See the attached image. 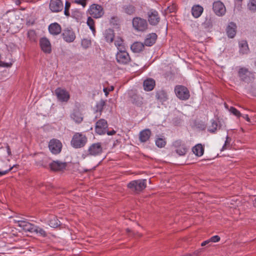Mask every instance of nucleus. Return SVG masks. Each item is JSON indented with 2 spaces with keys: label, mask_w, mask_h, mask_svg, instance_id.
<instances>
[{
  "label": "nucleus",
  "mask_w": 256,
  "mask_h": 256,
  "mask_svg": "<svg viewBox=\"0 0 256 256\" xmlns=\"http://www.w3.org/2000/svg\"><path fill=\"white\" fill-rule=\"evenodd\" d=\"M174 92L176 96L182 100H188L190 96L189 90L183 86H176L174 88Z\"/></svg>",
  "instance_id": "1"
},
{
  "label": "nucleus",
  "mask_w": 256,
  "mask_h": 256,
  "mask_svg": "<svg viewBox=\"0 0 256 256\" xmlns=\"http://www.w3.org/2000/svg\"><path fill=\"white\" fill-rule=\"evenodd\" d=\"M102 148L100 142L92 144L88 148V152L82 154V157L85 158L86 156H96L102 154Z\"/></svg>",
  "instance_id": "2"
},
{
  "label": "nucleus",
  "mask_w": 256,
  "mask_h": 256,
  "mask_svg": "<svg viewBox=\"0 0 256 256\" xmlns=\"http://www.w3.org/2000/svg\"><path fill=\"white\" fill-rule=\"evenodd\" d=\"M132 26L137 31L144 32L148 28V23L146 20L136 17L132 20Z\"/></svg>",
  "instance_id": "3"
},
{
  "label": "nucleus",
  "mask_w": 256,
  "mask_h": 256,
  "mask_svg": "<svg viewBox=\"0 0 256 256\" xmlns=\"http://www.w3.org/2000/svg\"><path fill=\"white\" fill-rule=\"evenodd\" d=\"M116 60L119 64H126L130 62V58L124 49H120L116 54Z\"/></svg>",
  "instance_id": "4"
},
{
  "label": "nucleus",
  "mask_w": 256,
  "mask_h": 256,
  "mask_svg": "<svg viewBox=\"0 0 256 256\" xmlns=\"http://www.w3.org/2000/svg\"><path fill=\"white\" fill-rule=\"evenodd\" d=\"M128 187L132 190L138 192L146 187V180H138L130 182Z\"/></svg>",
  "instance_id": "5"
},
{
  "label": "nucleus",
  "mask_w": 256,
  "mask_h": 256,
  "mask_svg": "<svg viewBox=\"0 0 256 256\" xmlns=\"http://www.w3.org/2000/svg\"><path fill=\"white\" fill-rule=\"evenodd\" d=\"M89 14L92 17L98 18L102 17L104 14L102 7L98 4H92L88 10Z\"/></svg>",
  "instance_id": "6"
},
{
  "label": "nucleus",
  "mask_w": 256,
  "mask_h": 256,
  "mask_svg": "<svg viewBox=\"0 0 256 256\" xmlns=\"http://www.w3.org/2000/svg\"><path fill=\"white\" fill-rule=\"evenodd\" d=\"M48 148L53 154H59L62 148V144L58 140L53 138L49 142Z\"/></svg>",
  "instance_id": "7"
},
{
  "label": "nucleus",
  "mask_w": 256,
  "mask_h": 256,
  "mask_svg": "<svg viewBox=\"0 0 256 256\" xmlns=\"http://www.w3.org/2000/svg\"><path fill=\"white\" fill-rule=\"evenodd\" d=\"M172 145L175 152L180 156H184L188 152V148L186 144L180 140H176Z\"/></svg>",
  "instance_id": "8"
},
{
  "label": "nucleus",
  "mask_w": 256,
  "mask_h": 256,
  "mask_svg": "<svg viewBox=\"0 0 256 256\" xmlns=\"http://www.w3.org/2000/svg\"><path fill=\"white\" fill-rule=\"evenodd\" d=\"M108 124L104 119L98 120L96 124L95 131L98 134H104L106 132Z\"/></svg>",
  "instance_id": "9"
},
{
  "label": "nucleus",
  "mask_w": 256,
  "mask_h": 256,
  "mask_svg": "<svg viewBox=\"0 0 256 256\" xmlns=\"http://www.w3.org/2000/svg\"><path fill=\"white\" fill-rule=\"evenodd\" d=\"M49 8L53 12L62 11L64 8V4L61 0H50Z\"/></svg>",
  "instance_id": "10"
},
{
  "label": "nucleus",
  "mask_w": 256,
  "mask_h": 256,
  "mask_svg": "<svg viewBox=\"0 0 256 256\" xmlns=\"http://www.w3.org/2000/svg\"><path fill=\"white\" fill-rule=\"evenodd\" d=\"M213 10L214 13L218 16L224 15L226 12L224 5L220 1H216L214 2Z\"/></svg>",
  "instance_id": "11"
},
{
  "label": "nucleus",
  "mask_w": 256,
  "mask_h": 256,
  "mask_svg": "<svg viewBox=\"0 0 256 256\" xmlns=\"http://www.w3.org/2000/svg\"><path fill=\"white\" fill-rule=\"evenodd\" d=\"M55 94L58 100L62 102H66L70 98V94L65 90L58 88L55 90Z\"/></svg>",
  "instance_id": "12"
},
{
  "label": "nucleus",
  "mask_w": 256,
  "mask_h": 256,
  "mask_svg": "<svg viewBox=\"0 0 256 256\" xmlns=\"http://www.w3.org/2000/svg\"><path fill=\"white\" fill-rule=\"evenodd\" d=\"M160 18L158 12L155 10H150L148 12V20L152 25H156L160 22Z\"/></svg>",
  "instance_id": "13"
},
{
  "label": "nucleus",
  "mask_w": 256,
  "mask_h": 256,
  "mask_svg": "<svg viewBox=\"0 0 256 256\" xmlns=\"http://www.w3.org/2000/svg\"><path fill=\"white\" fill-rule=\"evenodd\" d=\"M67 163L59 160L54 161L50 164V169L53 171H62L64 170Z\"/></svg>",
  "instance_id": "14"
},
{
  "label": "nucleus",
  "mask_w": 256,
  "mask_h": 256,
  "mask_svg": "<svg viewBox=\"0 0 256 256\" xmlns=\"http://www.w3.org/2000/svg\"><path fill=\"white\" fill-rule=\"evenodd\" d=\"M40 44L42 50L46 54H50L52 52L51 44L48 38H40Z\"/></svg>",
  "instance_id": "15"
},
{
  "label": "nucleus",
  "mask_w": 256,
  "mask_h": 256,
  "mask_svg": "<svg viewBox=\"0 0 256 256\" xmlns=\"http://www.w3.org/2000/svg\"><path fill=\"white\" fill-rule=\"evenodd\" d=\"M62 36L63 39L68 42H73L76 38L75 34L74 32L68 29L64 30Z\"/></svg>",
  "instance_id": "16"
},
{
  "label": "nucleus",
  "mask_w": 256,
  "mask_h": 256,
  "mask_svg": "<svg viewBox=\"0 0 256 256\" xmlns=\"http://www.w3.org/2000/svg\"><path fill=\"white\" fill-rule=\"evenodd\" d=\"M18 226L20 227L25 232H32L34 224L30 223L26 220H18Z\"/></svg>",
  "instance_id": "17"
},
{
  "label": "nucleus",
  "mask_w": 256,
  "mask_h": 256,
  "mask_svg": "<svg viewBox=\"0 0 256 256\" xmlns=\"http://www.w3.org/2000/svg\"><path fill=\"white\" fill-rule=\"evenodd\" d=\"M144 88L146 91L152 90L155 86V81L152 78H148L143 83Z\"/></svg>",
  "instance_id": "18"
},
{
  "label": "nucleus",
  "mask_w": 256,
  "mask_h": 256,
  "mask_svg": "<svg viewBox=\"0 0 256 256\" xmlns=\"http://www.w3.org/2000/svg\"><path fill=\"white\" fill-rule=\"evenodd\" d=\"M236 24L231 22L228 25L226 28V33L230 38H233L236 34Z\"/></svg>",
  "instance_id": "19"
},
{
  "label": "nucleus",
  "mask_w": 256,
  "mask_h": 256,
  "mask_svg": "<svg viewBox=\"0 0 256 256\" xmlns=\"http://www.w3.org/2000/svg\"><path fill=\"white\" fill-rule=\"evenodd\" d=\"M156 38L157 35L156 34H150L146 36L144 42V44L146 46H152L155 43Z\"/></svg>",
  "instance_id": "20"
},
{
  "label": "nucleus",
  "mask_w": 256,
  "mask_h": 256,
  "mask_svg": "<svg viewBox=\"0 0 256 256\" xmlns=\"http://www.w3.org/2000/svg\"><path fill=\"white\" fill-rule=\"evenodd\" d=\"M151 135V131L149 129H145L140 132L139 139L142 142L148 140Z\"/></svg>",
  "instance_id": "21"
},
{
  "label": "nucleus",
  "mask_w": 256,
  "mask_h": 256,
  "mask_svg": "<svg viewBox=\"0 0 256 256\" xmlns=\"http://www.w3.org/2000/svg\"><path fill=\"white\" fill-rule=\"evenodd\" d=\"M251 74L248 70L246 68H241L238 72V75L240 78L244 81L248 80V78Z\"/></svg>",
  "instance_id": "22"
},
{
  "label": "nucleus",
  "mask_w": 256,
  "mask_h": 256,
  "mask_svg": "<svg viewBox=\"0 0 256 256\" xmlns=\"http://www.w3.org/2000/svg\"><path fill=\"white\" fill-rule=\"evenodd\" d=\"M50 32L53 35H57L61 32V27L58 23H53L48 26Z\"/></svg>",
  "instance_id": "23"
},
{
  "label": "nucleus",
  "mask_w": 256,
  "mask_h": 256,
  "mask_svg": "<svg viewBox=\"0 0 256 256\" xmlns=\"http://www.w3.org/2000/svg\"><path fill=\"white\" fill-rule=\"evenodd\" d=\"M203 10V8L200 5L194 6L192 8V13L194 18H198L200 16Z\"/></svg>",
  "instance_id": "24"
},
{
  "label": "nucleus",
  "mask_w": 256,
  "mask_h": 256,
  "mask_svg": "<svg viewBox=\"0 0 256 256\" xmlns=\"http://www.w3.org/2000/svg\"><path fill=\"white\" fill-rule=\"evenodd\" d=\"M144 45L142 42H135L131 46V50L134 52H140L142 51L144 48Z\"/></svg>",
  "instance_id": "25"
},
{
  "label": "nucleus",
  "mask_w": 256,
  "mask_h": 256,
  "mask_svg": "<svg viewBox=\"0 0 256 256\" xmlns=\"http://www.w3.org/2000/svg\"><path fill=\"white\" fill-rule=\"evenodd\" d=\"M71 144L74 148H80V134L76 133L71 140Z\"/></svg>",
  "instance_id": "26"
},
{
  "label": "nucleus",
  "mask_w": 256,
  "mask_h": 256,
  "mask_svg": "<svg viewBox=\"0 0 256 256\" xmlns=\"http://www.w3.org/2000/svg\"><path fill=\"white\" fill-rule=\"evenodd\" d=\"M32 232H34L38 236L44 238L47 236V233L44 228L36 225H34L33 228Z\"/></svg>",
  "instance_id": "27"
},
{
  "label": "nucleus",
  "mask_w": 256,
  "mask_h": 256,
  "mask_svg": "<svg viewBox=\"0 0 256 256\" xmlns=\"http://www.w3.org/2000/svg\"><path fill=\"white\" fill-rule=\"evenodd\" d=\"M193 152L198 156H200L204 154V148L201 144H198L192 148Z\"/></svg>",
  "instance_id": "28"
},
{
  "label": "nucleus",
  "mask_w": 256,
  "mask_h": 256,
  "mask_svg": "<svg viewBox=\"0 0 256 256\" xmlns=\"http://www.w3.org/2000/svg\"><path fill=\"white\" fill-rule=\"evenodd\" d=\"M240 52L242 54H247L249 52L248 44L246 41H242L239 44Z\"/></svg>",
  "instance_id": "29"
},
{
  "label": "nucleus",
  "mask_w": 256,
  "mask_h": 256,
  "mask_svg": "<svg viewBox=\"0 0 256 256\" xmlns=\"http://www.w3.org/2000/svg\"><path fill=\"white\" fill-rule=\"evenodd\" d=\"M114 31L111 29L107 30L104 32V37L106 42H112L114 38Z\"/></svg>",
  "instance_id": "30"
},
{
  "label": "nucleus",
  "mask_w": 256,
  "mask_h": 256,
  "mask_svg": "<svg viewBox=\"0 0 256 256\" xmlns=\"http://www.w3.org/2000/svg\"><path fill=\"white\" fill-rule=\"evenodd\" d=\"M224 106L231 114L236 116V117L240 118L242 116L240 112H239L235 108L232 106L229 108L228 104H224Z\"/></svg>",
  "instance_id": "31"
},
{
  "label": "nucleus",
  "mask_w": 256,
  "mask_h": 256,
  "mask_svg": "<svg viewBox=\"0 0 256 256\" xmlns=\"http://www.w3.org/2000/svg\"><path fill=\"white\" fill-rule=\"evenodd\" d=\"M156 97L157 99L162 102H164L167 100L166 93L164 90L158 92L156 94Z\"/></svg>",
  "instance_id": "32"
},
{
  "label": "nucleus",
  "mask_w": 256,
  "mask_h": 256,
  "mask_svg": "<svg viewBox=\"0 0 256 256\" xmlns=\"http://www.w3.org/2000/svg\"><path fill=\"white\" fill-rule=\"evenodd\" d=\"M49 226L52 228H57L60 225V222L56 218L53 216L49 220Z\"/></svg>",
  "instance_id": "33"
},
{
  "label": "nucleus",
  "mask_w": 256,
  "mask_h": 256,
  "mask_svg": "<svg viewBox=\"0 0 256 256\" xmlns=\"http://www.w3.org/2000/svg\"><path fill=\"white\" fill-rule=\"evenodd\" d=\"M123 10L124 12L128 14H132L135 12V8L133 6L126 5L123 7Z\"/></svg>",
  "instance_id": "34"
},
{
  "label": "nucleus",
  "mask_w": 256,
  "mask_h": 256,
  "mask_svg": "<svg viewBox=\"0 0 256 256\" xmlns=\"http://www.w3.org/2000/svg\"><path fill=\"white\" fill-rule=\"evenodd\" d=\"M211 125L209 126L208 130L212 133L215 132L217 130L218 126V123L219 122H216L214 120H212Z\"/></svg>",
  "instance_id": "35"
},
{
  "label": "nucleus",
  "mask_w": 256,
  "mask_h": 256,
  "mask_svg": "<svg viewBox=\"0 0 256 256\" xmlns=\"http://www.w3.org/2000/svg\"><path fill=\"white\" fill-rule=\"evenodd\" d=\"M114 44L117 47L118 51L120 49H124L123 45V42L121 38H118L114 41Z\"/></svg>",
  "instance_id": "36"
},
{
  "label": "nucleus",
  "mask_w": 256,
  "mask_h": 256,
  "mask_svg": "<svg viewBox=\"0 0 256 256\" xmlns=\"http://www.w3.org/2000/svg\"><path fill=\"white\" fill-rule=\"evenodd\" d=\"M86 24L90 26V28L92 30V32L94 33L96 30L94 20L91 17H88L87 20Z\"/></svg>",
  "instance_id": "37"
},
{
  "label": "nucleus",
  "mask_w": 256,
  "mask_h": 256,
  "mask_svg": "<svg viewBox=\"0 0 256 256\" xmlns=\"http://www.w3.org/2000/svg\"><path fill=\"white\" fill-rule=\"evenodd\" d=\"M80 113L78 110H74L73 113L71 114V118L77 123L80 122Z\"/></svg>",
  "instance_id": "38"
},
{
  "label": "nucleus",
  "mask_w": 256,
  "mask_h": 256,
  "mask_svg": "<svg viewBox=\"0 0 256 256\" xmlns=\"http://www.w3.org/2000/svg\"><path fill=\"white\" fill-rule=\"evenodd\" d=\"M72 16L75 18L77 22L80 20V11L78 9L72 10Z\"/></svg>",
  "instance_id": "39"
},
{
  "label": "nucleus",
  "mask_w": 256,
  "mask_h": 256,
  "mask_svg": "<svg viewBox=\"0 0 256 256\" xmlns=\"http://www.w3.org/2000/svg\"><path fill=\"white\" fill-rule=\"evenodd\" d=\"M248 6L250 10L253 12H256V0H250Z\"/></svg>",
  "instance_id": "40"
},
{
  "label": "nucleus",
  "mask_w": 256,
  "mask_h": 256,
  "mask_svg": "<svg viewBox=\"0 0 256 256\" xmlns=\"http://www.w3.org/2000/svg\"><path fill=\"white\" fill-rule=\"evenodd\" d=\"M105 102L102 100H101L98 102L96 105V112H98L101 113V112L102 111Z\"/></svg>",
  "instance_id": "41"
},
{
  "label": "nucleus",
  "mask_w": 256,
  "mask_h": 256,
  "mask_svg": "<svg viewBox=\"0 0 256 256\" xmlns=\"http://www.w3.org/2000/svg\"><path fill=\"white\" fill-rule=\"evenodd\" d=\"M166 142L165 140L162 138H158L156 140V144L158 148H163L165 146Z\"/></svg>",
  "instance_id": "42"
},
{
  "label": "nucleus",
  "mask_w": 256,
  "mask_h": 256,
  "mask_svg": "<svg viewBox=\"0 0 256 256\" xmlns=\"http://www.w3.org/2000/svg\"><path fill=\"white\" fill-rule=\"evenodd\" d=\"M28 37L31 41H35L36 40V32L34 30H30L28 32Z\"/></svg>",
  "instance_id": "43"
},
{
  "label": "nucleus",
  "mask_w": 256,
  "mask_h": 256,
  "mask_svg": "<svg viewBox=\"0 0 256 256\" xmlns=\"http://www.w3.org/2000/svg\"><path fill=\"white\" fill-rule=\"evenodd\" d=\"M81 45L84 48H87L91 46V40L89 39L84 38L81 42Z\"/></svg>",
  "instance_id": "44"
},
{
  "label": "nucleus",
  "mask_w": 256,
  "mask_h": 256,
  "mask_svg": "<svg viewBox=\"0 0 256 256\" xmlns=\"http://www.w3.org/2000/svg\"><path fill=\"white\" fill-rule=\"evenodd\" d=\"M140 98L137 95H134L131 98V101L132 103L135 104H138V101Z\"/></svg>",
  "instance_id": "45"
},
{
  "label": "nucleus",
  "mask_w": 256,
  "mask_h": 256,
  "mask_svg": "<svg viewBox=\"0 0 256 256\" xmlns=\"http://www.w3.org/2000/svg\"><path fill=\"white\" fill-rule=\"evenodd\" d=\"M210 239V242H216L220 240V237L218 236H212Z\"/></svg>",
  "instance_id": "46"
},
{
  "label": "nucleus",
  "mask_w": 256,
  "mask_h": 256,
  "mask_svg": "<svg viewBox=\"0 0 256 256\" xmlns=\"http://www.w3.org/2000/svg\"><path fill=\"white\" fill-rule=\"evenodd\" d=\"M87 142V138L85 136L81 134V146H84Z\"/></svg>",
  "instance_id": "47"
},
{
  "label": "nucleus",
  "mask_w": 256,
  "mask_h": 256,
  "mask_svg": "<svg viewBox=\"0 0 256 256\" xmlns=\"http://www.w3.org/2000/svg\"><path fill=\"white\" fill-rule=\"evenodd\" d=\"M12 168H13V167H10V168H9L8 169L6 170H5L4 171H0V176H2L3 175L6 174L8 172H10L11 170H12Z\"/></svg>",
  "instance_id": "48"
},
{
  "label": "nucleus",
  "mask_w": 256,
  "mask_h": 256,
  "mask_svg": "<svg viewBox=\"0 0 256 256\" xmlns=\"http://www.w3.org/2000/svg\"><path fill=\"white\" fill-rule=\"evenodd\" d=\"M210 242H210V239H208V240H205V241L203 242L201 244V246H206V244H209Z\"/></svg>",
  "instance_id": "49"
},
{
  "label": "nucleus",
  "mask_w": 256,
  "mask_h": 256,
  "mask_svg": "<svg viewBox=\"0 0 256 256\" xmlns=\"http://www.w3.org/2000/svg\"><path fill=\"white\" fill-rule=\"evenodd\" d=\"M228 140H229V138L228 136H226V140L225 141V144H224V145L223 146L222 148V150H224L226 149L225 148V146H226V144L229 143V142H228Z\"/></svg>",
  "instance_id": "50"
},
{
  "label": "nucleus",
  "mask_w": 256,
  "mask_h": 256,
  "mask_svg": "<svg viewBox=\"0 0 256 256\" xmlns=\"http://www.w3.org/2000/svg\"><path fill=\"white\" fill-rule=\"evenodd\" d=\"M70 7V4L68 2H66L65 4L64 9L69 10Z\"/></svg>",
  "instance_id": "51"
},
{
  "label": "nucleus",
  "mask_w": 256,
  "mask_h": 256,
  "mask_svg": "<svg viewBox=\"0 0 256 256\" xmlns=\"http://www.w3.org/2000/svg\"><path fill=\"white\" fill-rule=\"evenodd\" d=\"M106 132H107V134L108 136H112V135L114 134L116 132L115 130H111V131H108Z\"/></svg>",
  "instance_id": "52"
},
{
  "label": "nucleus",
  "mask_w": 256,
  "mask_h": 256,
  "mask_svg": "<svg viewBox=\"0 0 256 256\" xmlns=\"http://www.w3.org/2000/svg\"><path fill=\"white\" fill-rule=\"evenodd\" d=\"M88 0H81V6L83 7H85L86 5Z\"/></svg>",
  "instance_id": "53"
},
{
  "label": "nucleus",
  "mask_w": 256,
  "mask_h": 256,
  "mask_svg": "<svg viewBox=\"0 0 256 256\" xmlns=\"http://www.w3.org/2000/svg\"><path fill=\"white\" fill-rule=\"evenodd\" d=\"M242 117L244 118L246 120L247 122H250V118H249V117H248V114L244 115V116H242Z\"/></svg>",
  "instance_id": "54"
},
{
  "label": "nucleus",
  "mask_w": 256,
  "mask_h": 256,
  "mask_svg": "<svg viewBox=\"0 0 256 256\" xmlns=\"http://www.w3.org/2000/svg\"><path fill=\"white\" fill-rule=\"evenodd\" d=\"M6 150H7L8 154L9 156H10L12 154H11V151H10V146H6Z\"/></svg>",
  "instance_id": "55"
},
{
  "label": "nucleus",
  "mask_w": 256,
  "mask_h": 256,
  "mask_svg": "<svg viewBox=\"0 0 256 256\" xmlns=\"http://www.w3.org/2000/svg\"><path fill=\"white\" fill-rule=\"evenodd\" d=\"M64 13L66 16H68L70 15L69 10L64 9Z\"/></svg>",
  "instance_id": "56"
},
{
  "label": "nucleus",
  "mask_w": 256,
  "mask_h": 256,
  "mask_svg": "<svg viewBox=\"0 0 256 256\" xmlns=\"http://www.w3.org/2000/svg\"><path fill=\"white\" fill-rule=\"evenodd\" d=\"M104 92L106 96H107L108 95V91L107 88H104Z\"/></svg>",
  "instance_id": "57"
},
{
  "label": "nucleus",
  "mask_w": 256,
  "mask_h": 256,
  "mask_svg": "<svg viewBox=\"0 0 256 256\" xmlns=\"http://www.w3.org/2000/svg\"><path fill=\"white\" fill-rule=\"evenodd\" d=\"M253 206L254 208H256V197L253 200Z\"/></svg>",
  "instance_id": "58"
},
{
  "label": "nucleus",
  "mask_w": 256,
  "mask_h": 256,
  "mask_svg": "<svg viewBox=\"0 0 256 256\" xmlns=\"http://www.w3.org/2000/svg\"><path fill=\"white\" fill-rule=\"evenodd\" d=\"M14 2L16 5H20V0H15Z\"/></svg>",
  "instance_id": "59"
},
{
  "label": "nucleus",
  "mask_w": 256,
  "mask_h": 256,
  "mask_svg": "<svg viewBox=\"0 0 256 256\" xmlns=\"http://www.w3.org/2000/svg\"><path fill=\"white\" fill-rule=\"evenodd\" d=\"M74 2L78 4H80V0H75Z\"/></svg>",
  "instance_id": "60"
},
{
  "label": "nucleus",
  "mask_w": 256,
  "mask_h": 256,
  "mask_svg": "<svg viewBox=\"0 0 256 256\" xmlns=\"http://www.w3.org/2000/svg\"><path fill=\"white\" fill-rule=\"evenodd\" d=\"M126 232H131V230H130V229L128 228V229L126 230Z\"/></svg>",
  "instance_id": "61"
},
{
  "label": "nucleus",
  "mask_w": 256,
  "mask_h": 256,
  "mask_svg": "<svg viewBox=\"0 0 256 256\" xmlns=\"http://www.w3.org/2000/svg\"><path fill=\"white\" fill-rule=\"evenodd\" d=\"M114 88L113 86L111 87L110 90H113Z\"/></svg>",
  "instance_id": "62"
},
{
  "label": "nucleus",
  "mask_w": 256,
  "mask_h": 256,
  "mask_svg": "<svg viewBox=\"0 0 256 256\" xmlns=\"http://www.w3.org/2000/svg\"><path fill=\"white\" fill-rule=\"evenodd\" d=\"M137 234H138V236H141V234H138V233Z\"/></svg>",
  "instance_id": "63"
},
{
  "label": "nucleus",
  "mask_w": 256,
  "mask_h": 256,
  "mask_svg": "<svg viewBox=\"0 0 256 256\" xmlns=\"http://www.w3.org/2000/svg\"><path fill=\"white\" fill-rule=\"evenodd\" d=\"M116 18L115 17H112V19L113 20V19H114Z\"/></svg>",
  "instance_id": "64"
}]
</instances>
